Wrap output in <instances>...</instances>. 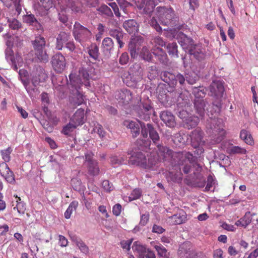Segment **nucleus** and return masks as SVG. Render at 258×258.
I'll return each instance as SVG.
<instances>
[{
	"mask_svg": "<svg viewBox=\"0 0 258 258\" xmlns=\"http://www.w3.org/2000/svg\"><path fill=\"white\" fill-rule=\"evenodd\" d=\"M128 164L145 169L155 170L158 167V159L155 156H151L147 160L142 152H134L128 159Z\"/></svg>",
	"mask_w": 258,
	"mask_h": 258,
	"instance_id": "obj_1",
	"label": "nucleus"
},
{
	"mask_svg": "<svg viewBox=\"0 0 258 258\" xmlns=\"http://www.w3.org/2000/svg\"><path fill=\"white\" fill-rule=\"evenodd\" d=\"M73 36L75 40L84 46L87 42L90 41L92 38V33L87 27L76 22L73 26Z\"/></svg>",
	"mask_w": 258,
	"mask_h": 258,
	"instance_id": "obj_2",
	"label": "nucleus"
},
{
	"mask_svg": "<svg viewBox=\"0 0 258 258\" xmlns=\"http://www.w3.org/2000/svg\"><path fill=\"white\" fill-rule=\"evenodd\" d=\"M32 44L35 58L41 62H47L49 56L45 49V38L41 36H37L33 41H32Z\"/></svg>",
	"mask_w": 258,
	"mask_h": 258,
	"instance_id": "obj_3",
	"label": "nucleus"
},
{
	"mask_svg": "<svg viewBox=\"0 0 258 258\" xmlns=\"http://www.w3.org/2000/svg\"><path fill=\"white\" fill-rule=\"evenodd\" d=\"M69 79L70 85L75 89L72 90L70 96V102L75 106L81 105L84 102V96L79 91L80 87L78 84L80 83V80L75 75L72 74L69 75Z\"/></svg>",
	"mask_w": 258,
	"mask_h": 258,
	"instance_id": "obj_4",
	"label": "nucleus"
},
{
	"mask_svg": "<svg viewBox=\"0 0 258 258\" xmlns=\"http://www.w3.org/2000/svg\"><path fill=\"white\" fill-rule=\"evenodd\" d=\"M211 138L213 144L219 143L223 140L225 135V131L223 128L222 120L218 118H211Z\"/></svg>",
	"mask_w": 258,
	"mask_h": 258,
	"instance_id": "obj_5",
	"label": "nucleus"
},
{
	"mask_svg": "<svg viewBox=\"0 0 258 258\" xmlns=\"http://www.w3.org/2000/svg\"><path fill=\"white\" fill-rule=\"evenodd\" d=\"M158 17L161 23L166 26L172 25L175 17V12L171 7H158L157 8Z\"/></svg>",
	"mask_w": 258,
	"mask_h": 258,
	"instance_id": "obj_6",
	"label": "nucleus"
},
{
	"mask_svg": "<svg viewBox=\"0 0 258 258\" xmlns=\"http://www.w3.org/2000/svg\"><path fill=\"white\" fill-rule=\"evenodd\" d=\"M151 43L153 45L152 48L153 53L155 55H158L159 59L162 62L166 61L167 55L163 49L161 47L165 46V42L160 37H155L153 38Z\"/></svg>",
	"mask_w": 258,
	"mask_h": 258,
	"instance_id": "obj_7",
	"label": "nucleus"
},
{
	"mask_svg": "<svg viewBox=\"0 0 258 258\" xmlns=\"http://www.w3.org/2000/svg\"><path fill=\"white\" fill-rule=\"evenodd\" d=\"M203 136V132L199 128L192 131L190 135L191 146L194 148H199V150L200 153L204 152V149L202 147L205 144Z\"/></svg>",
	"mask_w": 258,
	"mask_h": 258,
	"instance_id": "obj_8",
	"label": "nucleus"
},
{
	"mask_svg": "<svg viewBox=\"0 0 258 258\" xmlns=\"http://www.w3.org/2000/svg\"><path fill=\"white\" fill-rule=\"evenodd\" d=\"M51 64L55 72L61 73L66 66V58L61 53H57L52 57Z\"/></svg>",
	"mask_w": 258,
	"mask_h": 258,
	"instance_id": "obj_9",
	"label": "nucleus"
},
{
	"mask_svg": "<svg viewBox=\"0 0 258 258\" xmlns=\"http://www.w3.org/2000/svg\"><path fill=\"white\" fill-rule=\"evenodd\" d=\"M178 253L181 258H195L197 254L189 242L184 243L178 249Z\"/></svg>",
	"mask_w": 258,
	"mask_h": 258,
	"instance_id": "obj_10",
	"label": "nucleus"
},
{
	"mask_svg": "<svg viewBox=\"0 0 258 258\" xmlns=\"http://www.w3.org/2000/svg\"><path fill=\"white\" fill-rule=\"evenodd\" d=\"M143 42L144 39L141 36H137L131 40L128 44V50L132 57L137 56Z\"/></svg>",
	"mask_w": 258,
	"mask_h": 258,
	"instance_id": "obj_11",
	"label": "nucleus"
},
{
	"mask_svg": "<svg viewBox=\"0 0 258 258\" xmlns=\"http://www.w3.org/2000/svg\"><path fill=\"white\" fill-rule=\"evenodd\" d=\"M209 90L212 96L221 98L224 92L223 83L220 81H213L209 86Z\"/></svg>",
	"mask_w": 258,
	"mask_h": 258,
	"instance_id": "obj_12",
	"label": "nucleus"
},
{
	"mask_svg": "<svg viewBox=\"0 0 258 258\" xmlns=\"http://www.w3.org/2000/svg\"><path fill=\"white\" fill-rule=\"evenodd\" d=\"M88 53L89 56L93 59L92 61L88 60L86 63L88 66L91 67L92 64L95 65L99 57V48L95 43H92L88 47Z\"/></svg>",
	"mask_w": 258,
	"mask_h": 258,
	"instance_id": "obj_13",
	"label": "nucleus"
},
{
	"mask_svg": "<svg viewBox=\"0 0 258 258\" xmlns=\"http://www.w3.org/2000/svg\"><path fill=\"white\" fill-rule=\"evenodd\" d=\"M115 97L119 102L125 104L132 100V94L130 90L122 89L116 92Z\"/></svg>",
	"mask_w": 258,
	"mask_h": 258,
	"instance_id": "obj_14",
	"label": "nucleus"
},
{
	"mask_svg": "<svg viewBox=\"0 0 258 258\" xmlns=\"http://www.w3.org/2000/svg\"><path fill=\"white\" fill-rule=\"evenodd\" d=\"M189 53L199 61H202L206 57L205 49L200 44H195L190 48Z\"/></svg>",
	"mask_w": 258,
	"mask_h": 258,
	"instance_id": "obj_15",
	"label": "nucleus"
},
{
	"mask_svg": "<svg viewBox=\"0 0 258 258\" xmlns=\"http://www.w3.org/2000/svg\"><path fill=\"white\" fill-rule=\"evenodd\" d=\"M178 36L180 37L178 42L183 49L189 52L190 48H192L195 45L193 40L181 32L179 33Z\"/></svg>",
	"mask_w": 258,
	"mask_h": 258,
	"instance_id": "obj_16",
	"label": "nucleus"
},
{
	"mask_svg": "<svg viewBox=\"0 0 258 258\" xmlns=\"http://www.w3.org/2000/svg\"><path fill=\"white\" fill-rule=\"evenodd\" d=\"M0 174L10 183L15 181L13 172L10 169L6 162L0 163Z\"/></svg>",
	"mask_w": 258,
	"mask_h": 258,
	"instance_id": "obj_17",
	"label": "nucleus"
},
{
	"mask_svg": "<svg viewBox=\"0 0 258 258\" xmlns=\"http://www.w3.org/2000/svg\"><path fill=\"white\" fill-rule=\"evenodd\" d=\"M161 119L170 127H174L176 124L174 116L168 111H162L160 115Z\"/></svg>",
	"mask_w": 258,
	"mask_h": 258,
	"instance_id": "obj_18",
	"label": "nucleus"
},
{
	"mask_svg": "<svg viewBox=\"0 0 258 258\" xmlns=\"http://www.w3.org/2000/svg\"><path fill=\"white\" fill-rule=\"evenodd\" d=\"M70 34L64 31H61L58 34L56 37L55 48L58 50H60L63 47L64 43H66L70 38Z\"/></svg>",
	"mask_w": 258,
	"mask_h": 258,
	"instance_id": "obj_19",
	"label": "nucleus"
},
{
	"mask_svg": "<svg viewBox=\"0 0 258 258\" xmlns=\"http://www.w3.org/2000/svg\"><path fill=\"white\" fill-rule=\"evenodd\" d=\"M157 148L158 157H156L158 159L159 157H161L163 159L172 157L173 151L166 146H164L161 144H158L157 145Z\"/></svg>",
	"mask_w": 258,
	"mask_h": 258,
	"instance_id": "obj_20",
	"label": "nucleus"
},
{
	"mask_svg": "<svg viewBox=\"0 0 258 258\" xmlns=\"http://www.w3.org/2000/svg\"><path fill=\"white\" fill-rule=\"evenodd\" d=\"M70 121L77 126L83 124L85 122L84 110L82 108L78 109L71 118Z\"/></svg>",
	"mask_w": 258,
	"mask_h": 258,
	"instance_id": "obj_21",
	"label": "nucleus"
},
{
	"mask_svg": "<svg viewBox=\"0 0 258 258\" xmlns=\"http://www.w3.org/2000/svg\"><path fill=\"white\" fill-rule=\"evenodd\" d=\"M93 68L94 65L92 64L91 67L88 66L87 68L82 67L79 70V74L83 77L84 79V85L86 87H89L90 86L89 81L92 77L90 76L89 72L91 74V72L94 71Z\"/></svg>",
	"mask_w": 258,
	"mask_h": 258,
	"instance_id": "obj_22",
	"label": "nucleus"
},
{
	"mask_svg": "<svg viewBox=\"0 0 258 258\" xmlns=\"http://www.w3.org/2000/svg\"><path fill=\"white\" fill-rule=\"evenodd\" d=\"M206 103L207 102L206 100L201 98L195 99L194 101V106L196 112L202 118H203L205 115Z\"/></svg>",
	"mask_w": 258,
	"mask_h": 258,
	"instance_id": "obj_23",
	"label": "nucleus"
},
{
	"mask_svg": "<svg viewBox=\"0 0 258 258\" xmlns=\"http://www.w3.org/2000/svg\"><path fill=\"white\" fill-rule=\"evenodd\" d=\"M141 122H136L134 121H127L124 122L127 128L130 129L131 133L134 138L138 136L140 133Z\"/></svg>",
	"mask_w": 258,
	"mask_h": 258,
	"instance_id": "obj_24",
	"label": "nucleus"
},
{
	"mask_svg": "<svg viewBox=\"0 0 258 258\" xmlns=\"http://www.w3.org/2000/svg\"><path fill=\"white\" fill-rule=\"evenodd\" d=\"M109 33L111 37L116 39L119 48H122L124 45V43L122 41L123 33L122 30L119 28L111 29L109 30Z\"/></svg>",
	"mask_w": 258,
	"mask_h": 258,
	"instance_id": "obj_25",
	"label": "nucleus"
},
{
	"mask_svg": "<svg viewBox=\"0 0 258 258\" xmlns=\"http://www.w3.org/2000/svg\"><path fill=\"white\" fill-rule=\"evenodd\" d=\"M161 79L169 85L174 87L176 86L175 75L169 72H162L160 74Z\"/></svg>",
	"mask_w": 258,
	"mask_h": 258,
	"instance_id": "obj_26",
	"label": "nucleus"
},
{
	"mask_svg": "<svg viewBox=\"0 0 258 258\" xmlns=\"http://www.w3.org/2000/svg\"><path fill=\"white\" fill-rule=\"evenodd\" d=\"M23 21L30 26H34L37 30L41 29L42 26L33 14H27L23 16Z\"/></svg>",
	"mask_w": 258,
	"mask_h": 258,
	"instance_id": "obj_27",
	"label": "nucleus"
},
{
	"mask_svg": "<svg viewBox=\"0 0 258 258\" xmlns=\"http://www.w3.org/2000/svg\"><path fill=\"white\" fill-rule=\"evenodd\" d=\"M186 214L183 210H180L179 212L170 217L171 223L173 225L181 224L184 222Z\"/></svg>",
	"mask_w": 258,
	"mask_h": 258,
	"instance_id": "obj_28",
	"label": "nucleus"
},
{
	"mask_svg": "<svg viewBox=\"0 0 258 258\" xmlns=\"http://www.w3.org/2000/svg\"><path fill=\"white\" fill-rule=\"evenodd\" d=\"M252 217L250 212H247L244 216L237 221L235 225L237 226H241L246 228L251 222Z\"/></svg>",
	"mask_w": 258,
	"mask_h": 258,
	"instance_id": "obj_29",
	"label": "nucleus"
},
{
	"mask_svg": "<svg viewBox=\"0 0 258 258\" xmlns=\"http://www.w3.org/2000/svg\"><path fill=\"white\" fill-rule=\"evenodd\" d=\"M123 28L130 34L135 32L138 29L137 22L134 19L125 21L123 24Z\"/></svg>",
	"mask_w": 258,
	"mask_h": 258,
	"instance_id": "obj_30",
	"label": "nucleus"
},
{
	"mask_svg": "<svg viewBox=\"0 0 258 258\" xmlns=\"http://www.w3.org/2000/svg\"><path fill=\"white\" fill-rule=\"evenodd\" d=\"M199 122V118L195 116L188 117L185 119L184 125L188 129L196 127Z\"/></svg>",
	"mask_w": 258,
	"mask_h": 258,
	"instance_id": "obj_31",
	"label": "nucleus"
},
{
	"mask_svg": "<svg viewBox=\"0 0 258 258\" xmlns=\"http://www.w3.org/2000/svg\"><path fill=\"white\" fill-rule=\"evenodd\" d=\"M72 240L75 243L82 252L85 254L89 253V249L88 246L81 239L77 237H74Z\"/></svg>",
	"mask_w": 258,
	"mask_h": 258,
	"instance_id": "obj_32",
	"label": "nucleus"
},
{
	"mask_svg": "<svg viewBox=\"0 0 258 258\" xmlns=\"http://www.w3.org/2000/svg\"><path fill=\"white\" fill-rule=\"evenodd\" d=\"M240 138L248 145H252L254 144V141L251 134L249 132L245 130H242L241 131Z\"/></svg>",
	"mask_w": 258,
	"mask_h": 258,
	"instance_id": "obj_33",
	"label": "nucleus"
},
{
	"mask_svg": "<svg viewBox=\"0 0 258 258\" xmlns=\"http://www.w3.org/2000/svg\"><path fill=\"white\" fill-rule=\"evenodd\" d=\"M176 154L178 157L181 158V160H184L187 162L188 161V163L192 164L196 161V158L189 152L185 153L178 152L176 153Z\"/></svg>",
	"mask_w": 258,
	"mask_h": 258,
	"instance_id": "obj_34",
	"label": "nucleus"
},
{
	"mask_svg": "<svg viewBox=\"0 0 258 258\" xmlns=\"http://www.w3.org/2000/svg\"><path fill=\"white\" fill-rule=\"evenodd\" d=\"M79 203L77 201L72 202L68 209L64 212V215L66 219H69L73 212L76 211L78 206Z\"/></svg>",
	"mask_w": 258,
	"mask_h": 258,
	"instance_id": "obj_35",
	"label": "nucleus"
},
{
	"mask_svg": "<svg viewBox=\"0 0 258 258\" xmlns=\"http://www.w3.org/2000/svg\"><path fill=\"white\" fill-rule=\"evenodd\" d=\"M71 185L73 189L76 191H83L85 187L82 184L81 180L78 178H73L71 179Z\"/></svg>",
	"mask_w": 258,
	"mask_h": 258,
	"instance_id": "obj_36",
	"label": "nucleus"
},
{
	"mask_svg": "<svg viewBox=\"0 0 258 258\" xmlns=\"http://www.w3.org/2000/svg\"><path fill=\"white\" fill-rule=\"evenodd\" d=\"M192 93L196 99L203 98L206 94V89L203 86L194 87L192 88Z\"/></svg>",
	"mask_w": 258,
	"mask_h": 258,
	"instance_id": "obj_37",
	"label": "nucleus"
},
{
	"mask_svg": "<svg viewBox=\"0 0 258 258\" xmlns=\"http://www.w3.org/2000/svg\"><path fill=\"white\" fill-rule=\"evenodd\" d=\"M146 247L140 244L138 241H135L132 246V249L135 252H137L140 258H141V255L146 252Z\"/></svg>",
	"mask_w": 258,
	"mask_h": 258,
	"instance_id": "obj_38",
	"label": "nucleus"
},
{
	"mask_svg": "<svg viewBox=\"0 0 258 258\" xmlns=\"http://www.w3.org/2000/svg\"><path fill=\"white\" fill-rule=\"evenodd\" d=\"M89 173L91 175H97L99 173V168L97 161L86 164Z\"/></svg>",
	"mask_w": 258,
	"mask_h": 258,
	"instance_id": "obj_39",
	"label": "nucleus"
},
{
	"mask_svg": "<svg viewBox=\"0 0 258 258\" xmlns=\"http://www.w3.org/2000/svg\"><path fill=\"white\" fill-rule=\"evenodd\" d=\"M148 126L149 129V137L156 144L160 139L159 134L151 124L148 123Z\"/></svg>",
	"mask_w": 258,
	"mask_h": 258,
	"instance_id": "obj_40",
	"label": "nucleus"
},
{
	"mask_svg": "<svg viewBox=\"0 0 258 258\" xmlns=\"http://www.w3.org/2000/svg\"><path fill=\"white\" fill-rule=\"evenodd\" d=\"M77 126L70 121L69 123L64 126L61 133L65 135L70 136L71 134L77 128Z\"/></svg>",
	"mask_w": 258,
	"mask_h": 258,
	"instance_id": "obj_41",
	"label": "nucleus"
},
{
	"mask_svg": "<svg viewBox=\"0 0 258 258\" xmlns=\"http://www.w3.org/2000/svg\"><path fill=\"white\" fill-rule=\"evenodd\" d=\"M102 46L104 51H110L114 46L113 42L111 38L106 37L102 41Z\"/></svg>",
	"mask_w": 258,
	"mask_h": 258,
	"instance_id": "obj_42",
	"label": "nucleus"
},
{
	"mask_svg": "<svg viewBox=\"0 0 258 258\" xmlns=\"http://www.w3.org/2000/svg\"><path fill=\"white\" fill-rule=\"evenodd\" d=\"M167 49L170 55L178 57L177 45L175 42H172L168 44Z\"/></svg>",
	"mask_w": 258,
	"mask_h": 258,
	"instance_id": "obj_43",
	"label": "nucleus"
},
{
	"mask_svg": "<svg viewBox=\"0 0 258 258\" xmlns=\"http://www.w3.org/2000/svg\"><path fill=\"white\" fill-rule=\"evenodd\" d=\"M228 150L230 154H245L247 152L245 149L239 146H231Z\"/></svg>",
	"mask_w": 258,
	"mask_h": 258,
	"instance_id": "obj_44",
	"label": "nucleus"
},
{
	"mask_svg": "<svg viewBox=\"0 0 258 258\" xmlns=\"http://www.w3.org/2000/svg\"><path fill=\"white\" fill-rule=\"evenodd\" d=\"M12 152V149L11 147H9L5 150L1 151V155L4 162H8L11 160V154Z\"/></svg>",
	"mask_w": 258,
	"mask_h": 258,
	"instance_id": "obj_45",
	"label": "nucleus"
},
{
	"mask_svg": "<svg viewBox=\"0 0 258 258\" xmlns=\"http://www.w3.org/2000/svg\"><path fill=\"white\" fill-rule=\"evenodd\" d=\"M178 164L179 166H183L182 171L184 174H187L190 172L191 170V164L188 163L184 160H180Z\"/></svg>",
	"mask_w": 258,
	"mask_h": 258,
	"instance_id": "obj_46",
	"label": "nucleus"
},
{
	"mask_svg": "<svg viewBox=\"0 0 258 258\" xmlns=\"http://www.w3.org/2000/svg\"><path fill=\"white\" fill-rule=\"evenodd\" d=\"M125 160L123 157H118L117 156H112L110 157V162L114 166L122 164Z\"/></svg>",
	"mask_w": 258,
	"mask_h": 258,
	"instance_id": "obj_47",
	"label": "nucleus"
},
{
	"mask_svg": "<svg viewBox=\"0 0 258 258\" xmlns=\"http://www.w3.org/2000/svg\"><path fill=\"white\" fill-rule=\"evenodd\" d=\"M98 11L101 14H104L107 17H111L113 16V13L111 10V9L107 5H102L98 9Z\"/></svg>",
	"mask_w": 258,
	"mask_h": 258,
	"instance_id": "obj_48",
	"label": "nucleus"
},
{
	"mask_svg": "<svg viewBox=\"0 0 258 258\" xmlns=\"http://www.w3.org/2000/svg\"><path fill=\"white\" fill-rule=\"evenodd\" d=\"M170 177L171 179L175 182L179 183L181 182L183 177L182 173L179 171L178 172L174 173L173 172H170Z\"/></svg>",
	"mask_w": 258,
	"mask_h": 258,
	"instance_id": "obj_49",
	"label": "nucleus"
},
{
	"mask_svg": "<svg viewBox=\"0 0 258 258\" xmlns=\"http://www.w3.org/2000/svg\"><path fill=\"white\" fill-rule=\"evenodd\" d=\"M154 248L156 249L157 251L158 252V254L163 257H167L166 256V253H167V250L162 245H155L154 246Z\"/></svg>",
	"mask_w": 258,
	"mask_h": 258,
	"instance_id": "obj_50",
	"label": "nucleus"
},
{
	"mask_svg": "<svg viewBox=\"0 0 258 258\" xmlns=\"http://www.w3.org/2000/svg\"><path fill=\"white\" fill-rule=\"evenodd\" d=\"M130 73L134 75H140L142 73L141 66L139 64L135 63L130 68Z\"/></svg>",
	"mask_w": 258,
	"mask_h": 258,
	"instance_id": "obj_51",
	"label": "nucleus"
},
{
	"mask_svg": "<svg viewBox=\"0 0 258 258\" xmlns=\"http://www.w3.org/2000/svg\"><path fill=\"white\" fill-rule=\"evenodd\" d=\"M93 131L96 132L100 138H103L105 136L106 132L104 130L102 126L99 123L95 125Z\"/></svg>",
	"mask_w": 258,
	"mask_h": 258,
	"instance_id": "obj_52",
	"label": "nucleus"
},
{
	"mask_svg": "<svg viewBox=\"0 0 258 258\" xmlns=\"http://www.w3.org/2000/svg\"><path fill=\"white\" fill-rule=\"evenodd\" d=\"M140 53L144 59L148 61L151 60L152 54L146 47H143Z\"/></svg>",
	"mask_w": 258,
	"mask_h": 258,
	"instance_id": "obj_53",
	"label": "nucleus"
},
{
	"mask_svg": "<svg viewBox=\"0 0 258 258\" xmlns=\"http://www.w3.org/2000/svg\"><path fill=\"white\" fill-rule=\"evenodd\" d=\"M9 27L13 30H18L22 27L21 23L16 19H13L10 22Z\"/></svg>",
	"mask_w": 258,
	"mask_h": 258,
	"instance_id": "obj_54",
	"label": "nucleus"
},
{
	"mask_svg": "<svg viewBox=\"0 0 258 258\" xmlns=\"http://www.w3.org/2000/svg\"><path fill=\"white\" fill-rule=\"evenodd\" d=\"M6 58L8 61L13 62L15 61L14 52L11 48H7L5 50Z\"/></svg>",
	"mask_w": 258,
	"mask_h": 258,
	"instance_id": "obj_55",
	"label": "nucleus"
},
{
	"mask_svg": "<svg viewBox=\"0 0 258 258\" xmlns=\"http://www.w3.org/2000/svg\"><path fill=\"white\" fill-rule=\"evenodd\" d=\"M150 25L154 28L158 32L161 33L162 31V28L158 24L157 20L154 18H152L149 22Z\"/></svg>",
	"mask_w": 258,
	"mask_h": 258,
	"instance_id": "obj_56",
	"label": "nucleus"
},
{
	"mask_svg": "<svg viewBox=\"0 0 258 258\" xmlns=\"http://www.w3.org/2000/svg\"><path fill=\"white\" fill-rule=\"evenodd\" d=\"M149 216L150 215L148 212L141 215L139 225L142 226H145L149 220Z\"/></svg>",
	"mask_w": 258,
	"mask_h": 258,
	"instance_id": "obj_57",
	"label": "nucleus"
},
{
	"mask_svg": "<svg viewBox=\"0 0 258 258\" xmlns=\"http://www.w3.org/2000/svg\"><path fill=\"white\" fill-rule=\"evenodd\" d=\"M85 164H88L90 163L95 162L96 161L93 159L94 154L92 152H88L85 154Z\"/></svg>",
	"mask_w": 258,
	"mask_h": 258,
	"instance_id": "obj_58",
	"label": "nucleus"
},
{
	"mask_svg": "<svg viewBox=\"0 0 258 258\" xmlns=\"http://www.w3.org/2000/svg\"><path fill=\"white\" fill-rule=\"evenodd\" d=\"M141 127L142 128L141 134L143 138H147L148 134H149V129L148 126V124L146 125L144 123L141 124Z\"/></svg>",
	"mask_w": 258,
	"mask_h": 258,
	"instance_id": "obj_59",
	"label": "nucleus"
},
{
	"mask_svg": "<svg viewBox=\"0 0 258 258\" xmlns=\"http://www.w3.org/2000/svg\"><path fill=\"white\" fill-rule=\"evenodd\" d=\"M141 194L142 192L140 189L136 188L132 191L130 198H131L132 200L138 199L140 198Z\"/></svg>",
	"mask_w": 258,
	"mask_h": 258,
	"instance_id": "obj_60",
	"label": "nucleus"
},
{
	"mask_svg": "<svg viewBox=\"0 0 258 258\" xmlns=\"http://www.w3.org/2000/svg\"><path fill=\"white\" fill-rule=\"evenodd\" d=\"M40 5L46 10H48L52 7V2L51 0H40Z\"/></svg>",
	"mask_w": 258,
	"mask_h": 258,
	"instance_id": "obj_61",
	"label": "nucleus"
},
{
	"mask_svg": "<svg viewBox=\"0 0 258 258\" xmlns=\"http://www.w3.org/2000/svg\"><path fill=\"white\" fill-rule=\"evenodd\" d=\"M102 187L107 191H110L113 189V186L108 180H104L102 183Z\"/></svg>",
	"mask_w": 258,
	"mask_h": 258,
	"instance_id": "obj_62",
	"label": "nucleus"
},
{
	"mask_svg": "<svg viewBox=\"0 0 258 258\" xmlns=\"http://www.w3.org/2000/svg\"><path fill=\"white\" fill-rule=\"evenodd\" d=\"M41 124L44 128L48 133H51L53 130V126L47 120H43L41 122Z\"/></svg>",
	"mask_w": 258,
	"mask_h": 258,
	"instance_id": "obj_63",
	"label": "nucleus"
},
{
	"mask_svg": "<svg viewBox=\"0 0 258 258\" xmlns=\"http://www.w3.org/2000/svg\"><path fill=\"white\" fill-rule=\"evenodd\" d=\"M129 60V57L127 53L124 52L122 53L119 59V62L121 65H124L126 64Z\"/></svg>",
	"mask_w": 258,
	"mask_h": 258,
	"instance_id": "obj_64",
	"label": "nucleus"
}]
</instances>
